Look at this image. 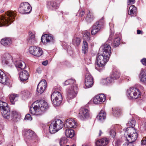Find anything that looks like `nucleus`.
<instances>
[{"mask_svg": "<svg viewBox=\"0 0 146 146\" xmlns=\"http://www.w3.org/2000/svg\"><path fill=\"white\" fill-rule=\"evenodd\" d=\"M49 107L47 103L44 100H38L34 102L31 105L30 112L35 115H41Z\"/></svg>", "mask_w": 146, "mask_h": 146, "instance_id": "f257e3e1", "label": "nucleus"}, {"mask_svg": "<svg viewBox=\"0 0 146 146\" xmlns=\"http://www.w3.org/2000/svg\"><path fill=\"white\" fill-rule=\"evenodd\" d=\"M134 123L135 121H132L127 123V125L130 127L127 128L126 134H125L127 141L130 143L135 141L137 138L136 130L133 127L135 126Z\"/></svg>", "mask_w": 146, "mask_h": 146, "instance_id": "f03ea898", "label": "nucleus"}, {"mask_svg": "<svg viewBox=\"0 0 146 146\" xmlns=\"http://www.w3.org/2000/svg\"><path fill=\"white\" fill-rule=\"evenodd\" d=\"M75 80L70 79L66 80L65 82V85L69 84L72 85L68 90L67 97L68 100L73 99L76 95L78 88L75 84Z\"/></svg>", "mask_w": 146, "mask_h": 146, "instance_id": "7ed1b4c3", "label": "nucleus"}, {"mask_svg": "<svg viewBox=\"0 0 146 146\" xmlns=\"http://www.w3.org/2000/svg\"><path fill=\"white\" fill-rule=\"evenodd\" d=\"M15 16L13 11H7L6 15L0 17V27L9 25L14 21Z\"/></svg>", "mask_w": 146, "mask_h": 146, "instance_id": "20e7f679", "label": "nucleus"}, {"mask_svg": "<svg viewBox=\"0 0 146 146\" xmlns=\"http://www.w3.org/2000/svg\"><path fill=\"white\" fill-rule=\"evenodd\" d=\"M63 124L62 121L58 119L54 120L50 125L49 131L51 134H54L63 128Z\"/></svg>", "mask_w": 146, "mask_h": 146, "instance_id": "39448f33", "label": "nucleus"}, {"mask_svg": "<svg viewBox=\"0 0 146 146\" xmlns=\"http://www.w3.org/2000/svg\"><path fill=\"white\" fill-rule=\"evenodd\" d=\"M51 98L53 104L55 106H59L62 102V95L60 92L57 91H55L52 93Z\"/></svg>", "mask_w": 146, "mask_h": 146, "instance_id": "423d86ee", "label": "nucleus"}, {"mask_svg": "<svg viewBox=\"0 0 146 146\" xmlns=\"http://www.w3.org/2000/svg\"><path fill=\"white\" fill-rule=\"evenodd\" d=\"M127 95L130 99H136L141 97V93L139 90L134 87H131L127 90Z\"/></svg>", "mask_w": 146, "mask_h": 146, "instance_id": "0eeeda50", "label": "nucleus"}, {"mask_svg": "<svg viewBox=\"0 0 146 146\" xmlns=\"http://www.w3.org/2000/svg\"><path fill=\"white\" fill-rule=\"evenodd\" d=\"M109 58L106 56H104L103 54L98 55L96 59L97 65L96 66V68L97 70L98 69L97 68V67L100 68V69L103 68L106 62L108 61Z\"/></svg>", "mask_w": 146, "mask_h": 146, "instance_id": "6e6552de", "label": "nucleus"}, {"mask_svg": "<svg viewBox=\"0 0 146 146\" xmlns=\"http://www.w3.org/2000/svg\"><path fill=\"white\" fill-rule=\"evenodd\" d=\"M29 52L30 54L35 56L39 57L42 54V49L39 47L31 46L29 48Z\"/></svg>", "mask_w": 146, "mask_h": 146, "instance_id": "1a4fd4ad", "label": "nucleus"}, {"mask_svg": "<svg viewBox=\"0 0 146 146\" xmlns=\"http://www.w3.org/2000/svg\"><path fill=\"white\" fill-rule=\"evenodd\" d=\"M32 8L28 3H21L19 9V12L22 13H28L31 11Z\"/></svg>", "mask_w": 146, "mask_h": 146, "instance_id": "9d476101", "label": "nucleus"}, {"mask_svg": "<svg viewBox=\"0 0 146 146\" xmlns=\"http://www.w3.org/2000/svg\"><path fill=\"white\" fill-rule=\"evenodd\" d=\"M104 21L103 18H102L99 21L96 23L92 27L91 31V34L92 35H95L98 33L102 27V26L103 25Z\"/></svg>", "mask_w": 146, "mask_h": 146, "instance_id": "9b49d317", "label": "nucleus"}, {"mask_svg": "<svg viewBox=\"0 0 146 146\" xmlns=\"http://www.w3.org/2000/svg\"><path fill=\"white\" fill-rule=\"evenodd\" d=\"M2 63L3 64H6L11 67L13 66L11 62H13L12 57L8 54H4L2 57Z\"/></svg>", "mask_w": 146, "mask_h": 146, "instance_id": "f8f14e48", "label": "nucleus"}, {"mask_svg": "<svg viewBox=\"0 0 146 146\" xmlns=\"http://www.w3.org/2000/svg\"><path fill=\"white\" fill-rule=\"evenodd\" d=\"M47 86V83L45 80H43L40 82L38 85L36 89L37 93L39 94L42 93Z\"/></svg>", "mask_w": 146, "mask_h": 146, "instance_id": "ddd939ff", "label": "nucleus"}, {"mask_svg": "<svg viewBox=\"0 0 146 146\" xmlns=\"http://www.w3.org/2000/svg\"><path fill=\"white\" fill-rule=\"evenodd\" d=\"M54 40V37L51 35L45 34L42 36L41 41L45 44L48 43H53Z\"/></svg>", "mask_w": 146, "mask_h": 146, "instance_id": "4468645a", "label": "nucleus"}, {"mask_svg": "<svg viewBox=\"0 0 146 146\" xmlns=\"http://www.w3.org/2000/svg\"><path fill=\"white\" fill-rule=\"evenodd\" d=\"M89 116V110L87 109L81 108L78 113V117L81 120H83L88 117Z\"/></svg>", "mask_w": 146, "mask_h": 146, "instance_id": "2eb2a0df", "label": "nucleus"}, {"mask_svg": "<svg viewBox=\"0 0 146 146\" xmlns=\"http://www.w3.org/2000/svg\"><path fill=\"white\" fill-rule=\"evenodd\" d=\"M77 126V123L74 119H68L66 121L64 126L66 128H75Z\"/></svg>", "mask_w": 146, "mask_h": 146, "instance_id": "dca6fc26", "label": "nucleus"}, {"mask_svg": "<svg viewBox=\"0 0 146 146\" xmlns=\"http://www.w3.org/2000/svg\"><path fill=\"white\" fill-rule=\"evenodd\" d=\"M106 100V97L103 94H100L96 96L94 98L93 102L95 104H98L104 102Z\"/></svg>", "mask_w": 146, "mask_h": 146, "instance_id": "f3484780", "label": "nucleus"}, {"mask_svg": "<svg viewBox=\"0 0 146 146\" xmlns=\"http://www.w3.org/2000/svg\"><path fill=\"white\" fill-rule=\"evenodd\" d=\"M14 64L18 71L24 69L26 67L25 63L21 60H18L14 61Z\"/></svg>", "mask_w": 146, "mask_h": 146, "instance_id": "a211bd4d", "label": "nucleus"}, {"mask_svg": "<svg viewBox=\"0 0 146 146\" xmlns=\"http://www.w3.org/2000/svg\"><path fill=\"white\" fill-rule=\"evenodd\" d=\"M93 79L91 75L89 74H87L86 76L85 84L88 88L91 87L93 85Z\"/></svg>", "mask_w": 146, "mask_h": 146, "instance_id": "6ab92c4d", "label": "nucleus"}, {"mask_svg": "<svg viewBox=\"0 0 146 146\" xmlns=\"http://www.w3.org/2000/svg\"><path fill=\"white\" fill-rule=\"evenodd\" d=\"M103 50V53L104 56H106L110 57L111 52V48L109 44H105L102 46Z\"/></svg>", "mask_w": 146, "mask_h": 146, "instance_id": "aec40b11", "label": "nucleus"}, {"mask_svg": "<svg viewBox=\"0 0 146 146\" xmlns=\"http://www.w3.org/2000/svg\"><path fill=\"white\" fill-rule=\"evenodd\" d=\"M1 113L3 116L5 118L9 119L10 117V110L9 107L1 110Z\"/></svg>", "mask_w": 146, "mask_h": 146, "instance_id": "412c9836", "label": "nucleus"}, {"mask_svg": "<svg viewBox=\"0 0 146 146\" xmlns=\"http://www.w3.org/2000/svg\"><path fill=\"white\" fill-rule=\"evenodd\" d=\"M29 76L28 72L26 70L22 71L20 74V80L22 82H24L27 80Z\"/></svg>", "mask_w": 146, "mask_h": 146, "instance_id": "4be33fe9", "label": "nucleus"}, {"mask_svg": "<svg viewBox=\"0 0 146 146\" xmlns=\"http://www.w3.org/2000/svg\"><path fill=\"white\" fill-rule=\"evenodd\" d=\"M23 134L25 138L29 139H33V137L35 136V134L34 132L30 129L27 130Z\"/></svg>", "mask_w": 146, "mask_h": 146, "instance_id": "5701e85b", "label": "nucleus"}, {"mask_svg": "<svg viewBox=\"0 0 146 146\" xmlns=\"http://www.w3.org/2000/svg\"><path fill=\"white\" fill-rule=\"evenodd\" d=\"M108 143V141L106 138H104L98 140L95 143L96 146H105Z\"/></svg>", "mask_w": 146, "mask_h": 146, "instance_id": "b1692460", "label": "nucleus"}, {"mask_svg": "<svg viewBox=\"0 0 146 146\" xmlns=\"http://www.w3.org/2000/svg\"><path fill=\"white\" fill-rule=\"evenodd\" d=\"M1 44L5 47L10 46L12 44V40L9 38H5L1 41Z\"/></svg>", "mask_w": 146, "mask_h": 146, "instance_id": "393cba45", "label": "nucleus"}, {"mask_svg": "<svg viewBox=\"0 0 146 146\" xmlns=\"http://www.w3.org/2000/svg\"><path fill=\"white\" fill-rule=\"evenodd\" d=\"M8 80V77L4 73L0 70V83L3 84H6Z\"/></svg>", "mask_w": 146, "mask_h": 146, "instance_id": "a878e982", "label": "nucleus"}, {"mask_svg": "<svg viewBox=\"0 0 146 146\" xmlns=\"http://www.w3.org/2000/svg\"><path fill=\"white\" fill-rule=\"evenodd\" d=\"M139 78L141 81L146 83V70L142 69L140 74Z\"/></svg>", "mask_w": 146, "mask_h": 146, "instance_id": "bb28decb", "label": "nucleus"}, {"mask_svg": "<svg viewBox=\"0 0 146 146\" xmlns=\"http://www.w3.org/2000/svg\"><path fill=\"white\" fill-rule=\"evenodd\" d=\"M20 114L16 111H13L11 113V117L12 119L15 121H17L20 118Z\"/></svg>", "mask_w": 146, "mask_h": 146, "instance_id": "cd10ccee", "label": "nucleus"}, {"mask_svg": "<svg viewBox=\"0 0 146 146\" xmlns=\"http://www.w3.org/2000/svg\"><path fill=\"white\" fill-rule=\"evenodd\" d=\"M106 113L105 111L101 110L96 117L97 119L100 121H103L106 118Z\"/></svg>", "mask_w": 146, "mask_h": 146, "instance_id": "c85d7f7f", "label": "nucleus"}, {"mask_svg": "<svg viewBox=\"0 0 146 146\" xmlns=\"http://www.w3.org/2000/svg\"><path fill=\"white\" fill-rule=\"evenodd\" d=\"M47 7L48 8L51 10H53L56 8L57 4L54 1H48L47 4Z\"/></svg>", "mask_w": 146, "mask_h": 146, "instance_id": "c756f323", "label": "nucleus"}, {"mask_svg": "<svg viewBox=\"0 0 146 146\" xmlns=\"http://www.w3.org/2000/svg\"><path fill=\"white\" fill-rule=\"evenodd\" d=\"M66 136L67 137L72 138L74 136L75 133L74 131L71 129H67L65 132Z\"/></svg>", "mask_w": 146, "mask_h": 146, "instance_id": "7c9ffc66", "label": "nucleus"}, {"mask_svg": "<svg viewBox=\"0 0 146 146\" xmlns=\"http://www.w3.org/2000/svg\"><path fill=\"white\" fill-rule=\"evenodd\" d=\"M136 7L134 5H131L129 7L128 14L132 16H134L136 15Z\"/></svg>", "mask_w": 146, "mask_h": 146, "instance_id": "2f4dec72", "label": "nucleus"}, {"mask_svg": "<svg viewBox=\"0 0 146 146\" xmlns=\"http://www.w3.org/2000/svg\"><path fill=\"white\" fill-rule=\"evenodd\" d=\"M19 95L17 94H12L10 96V100L11 103L13 104H15V102L18 99Z\"/></svg>", "mask_w": 146, "mask_h": 146, "instance_id": "473e14b6", "label": "nucleus"}, {"mask_svg": "<svg viewBox=\"0 0 146 146\" xmlns=\"http://www.w3.org/2000/svg\"><path fill=\"white\" fill-rule=\"evenodd\" d=\"M88 43L85 41H84L83 42L82 47V51L83 53L85 54L88 51Z\"/></svg>", "mask_w": 146, "mask_h": 146, "instance_id": "72a5a7b5", "label": "nucleus"}, {"mask_svg": "<svg viewBox=\"0 0 146 146\" xmlns=\"http://www.w3.org/2000/svg\"><path fill=\"white\" fill-rule=\"evenodd\" d=\"M9 107L7 103L2 100H0V108L1 110Z\"/></svg>", "mask_w": 146, "mask_h": 146, "instance_id": "f704fd0d", "label": "nucleus"}, {"mask_svg": "<svg viewBox=\"0 0 146 146\" xmlns=\"http://www.w3.org/2000/svg\"><path fill=\"white\" fill-rule=\"evenodd\" d=\"M29 42L31 43L35 41V35L31 32L29 33Z\"/></svg>", "mask_w": 146, "mask_h": 146, "instance_id": "c9c22d12", "label": "nucleus"}, {"mask_svg": "<svg viewBox=\"0 0 146 146\" xmlns=\"http://www.w3.org/2000/svg\"><path fill=\"white\" fill-rule=\"evenodd\" d=\"M120 43V39L119 37H117L115 38L113 41V46L115 47L118 46Z\"/></svg>", "mask_w": 146, "mask_h": 146, "instance_id": "e433bc0d", "label": "nucleus"}, {"mask_svg": "<svg viewBox=\"0 0 146 146\" xmlns=\"http://www.w3.org/2000/svg\"><path fill=\"white\" fill-rule=\"evenodd\" d=\"M90 34L89 32H84L83 35V37L84 40H88L90 38Z\"/></svg>", "mask_w": 146, "mask_h": 146, "instance_id": "4c0bfd02", "label": "nucleus"}, {"mask_svg": "<svg viewBox=\"0 0 146 146\" xmlns=\"http://www.w3.org/2000/svg\"><path fill=\"white\" fill-rule=\"evenodd\" d=\"M86 19L88 22H90L93 20V17H92L91 13H90L89 11L88 12L87 17Z\"/></svg>", "mask_w": 146, "mask_h": 146, "instance_id": "58836bf2", "label": "nucleus"}, {"mask_svg": "<svg viewBox=\"0 0 146 146\" xmlns=\"http://www.w3.org/2000/svg\"><path fill=\"white\" fill-rule=\"evenodd\" d=\"M67 142V140L65 138H61L60 140V146H65Z\"/></svg>", "mask_w": 146, "mask_h": 146, "instance_id": "ea45409f", "label": "nucleus"}, {"mask_svg": "<svg viewBox=\"0 0 146 146\" xmlns=\"http://www.w3.org/2000/svg\"><path fill=\"white\" fill-rule=\"evenodd\" d=\"M80 42V38L76 37L74 38L72 40L73 44L76 45H78Z\"/></svg>", "mask_w": 146, "mask_h": 146, "instance_id": "a19ab883", "label": "nucleus"}, {"mask_svg": "<svg viewBox=\"0 0 146 146\" xmlns=\"http://www.w3.org/2000/svg\"><path fill=\"white\" fill-rule=\"evenodd\" d=\"M22 94L26 97H29L31 96V93L30 91L26 90L22 92Z\"/></svg>", "mask_w": 146, "mask_h": 146, "instance_id": "79ce46f5", "label": "nucleus"}, {"mask_svg": "<svg viewBox=\"0 0 146 146\" xmlns=\"http://www.w3.org/2000/svg\"><path fill=\"white\" fill-rule=\"evenodd\" d=\"M120 76L119 73L117 72H115L112 74V77L115 79H117Z\"/></svg>", "mask_w": 146, "mask_h": 146, "instance_id": "37998d69", "label": "nucleus"}, {"mask_svg": "<svg viewBox=\"0 0 146 146\" xmlns=\"http://www.w3.org/2000/svg\"><path fill=\"white\" fill-rule=\"evenodd\" d=\"M109 133L110 135L112 136V137H115L116 133L115 131L114 128H113L111 129L110 130Z\"/></svg>", "mask_w": 146, "mask_h": 146, "instance_id": "c03bdc74", "label": "nucleus"}, {"mask_svg": "<svg viewBox=\"0 0 146 146\" xmlns=\"http://www.w3.org/2000/svg\"><path fill=\"white\" fill-rule=\"evenodd\" d=\"M25 119V120H31L32 119V118L31 117V115L30 114H27L26 115Z\"/></svg>", "mask_w": 146, "mask_h": 146, "instance_id": "a18cd8bd", "label": "nucleus"}, {"mask_svg": "<svg viewBox=\"0 0 146 146\" xmlns=\"http://www.w3.org/2000/svg\"><path fill=\"white\" fill-rule=\"evenodd\" d=\"M120 111L119 110L117 109L115 110L113 112V114L114 115L116 116V115H118L120 113Z\"/></svg>", "mask_w": 146, "mask_h": 146, "instance_id": "49530a36", "label": "nucleus"}, {"mask_svg": "<svg viewBox=\"0 0 146 146\" xmlns=\"http://www.w3.org/2000/svg\"><path fill=\"white\" fill-rule=\"evenodd\" d=\"M142 145H145L146 144V137L143 138L141 141Z\"/></svg>", "mask_w": 146, "mask_h": 146, "instance_id": "de8ad7c7", "label": "nucleus"}, {"mask_svg": "<svg viewBox=\"0 0 146 146\" xmlns=\"http://www.w3.org/2000/svg\"><path fill=\"white\" fill-rule=\"evenodd\" d=\"M141 62L144 65L146 66V58H143L141 60Z\"/></svg>", "mask_w": 146, "mask_h": 146, "instance_id": "09e8293b", "label": "nucleus"}, {"mask_svg": "<svg viewBox=\"0 0 146 146\" xmlns=\"http://www.w3.org/2000/svg\"><path fill=\"white\" fill-rule=\"evenodd\" d=\"M128 0V4L129 5H130V4H133L134 3V2L135 0Z\"/></svg>", "mask_w": 146, "mask_h": 146, "instance_id": "8fccbe9b", "label": "nucleus"}, {"mask_svg": "<svg viewBox=\"0 0 146 146\" xmlns=\"http://www.w3.org/2000/svg\"><path fill=\"white\" fill-rule=\"evenodd\" d=\"M137 34L138 35L141 34H143V32L142 31L140 30H137Z\"/></svg>", "mask_w": 146, "mask_h": 146, "instance_id": "3c124183", "label": "nucleus"}, {"mask_svg": "<svg viewBox=\"0 0 146 146\" xmlns=\"http://www.w3.org/2000/svg\"><path fill=\"white\" fill-rule=\"evenodd\" d=\"M120 142L119 140H117V141H115V145L119 146L120 145Z\"/></svg>", "mask_w": 146, "mask_h": 146, "instance_id": "603ef678", "label": "nucleus"}, {"mask_svg": "<svg viewBox=\"0 0 146 146\" xmlns=\"http://www.w3.org/2000/svg\"><path fill=\"white\" fill-rule=\"evenodd\" d=\"M36 72L38 74L40 73L41 72V68H38L36 70Z\"/></svg>", "mask_w": 146, "mask_h": 146, "instance_id": "864d4df0", "label": "nucleus"}, {"mask_svg": "<svg viewBox=\"0 0 146 146\" xmlns=\"http://www.w3.org/2000/svg\"><path fill=\"white\" fill-rule=\"evenodd\" d=\"M42 64L44 66H46L48 64V61L47 60H45L43 61L42 62Z\"/></svg>", "mask_w": 146, "mask_h": 146, "instance_id": "5fc2aeb1", "label": "nucleus"}, {"mask_svg": "<svg viewBox=\"0 0 146 146\" xmlns=\"http://www.w3.org/2000/svg\"><path fill=\"white\" fill-rule=\"evenodd\" d=\"M129 143L128 142V143H125L123 144V146H130V145H131V144Z\"/></svg>", "mask_w": 146, "mask_h": 146, "instance_id": "6e6d98bb", "label": "nucleus"}, {"mask_svg": "<svg viewBox=\"0 0 146 146\" xmlns=\"http://www.w3.org/2000/svg\"><path fill=\"white\" fill-rule=\"evenodd\" d=\"M84 14V12L83 11H81L80 13V15L81 17H82Z\"/></svg>", "mask_w": 146, "mask_h": 146, "instance_id": "4d7b16f0", "label": "nucleus"}, {"mask_svg": "<svg viewBox=\"0 0 146 146\" xmlns=\"http://www.w3.org/2000/svg\"><path fill=\"white\" fill-rule=\"evenodd\" d=\"M111 79V78H107L106 79V80L107 81H108V80H109V81H110V82H112V81L111 80H110Z\"/></svg>", "mask_w": 146, "mask_h": 146, "instance_id": "13d9d810", "label": "nucleus"}, {"mask_svg": "<svg viewBox=\"0 0 146 146\" xmlns=\"http://www.w3.org/2000/svg\"><path fill=\"white\" fill-rule=\"evenodd\" d=\"M102 133V131L101 130H100V132H99V136H100L101 135V133Z\"/></svg>", "mask_w": 146, "mask_h": 146, "instance_id": "bf43d9fd", "label": "nucleus"}, {"mask_svg": "<svg viewBox=\"0 0 146 146\" xmlns=\"http://www.w3.org/2000/svg\"><path fill=\"white\" fill-rule=\"evenodd\" d=\"M144 125H145V129H146V122L145 123H144Z\"/></svg>", "mask_w": 146, "mask_h": 146, "instance_id": "052dcab7", "label": "nucleus"}, {"mask_svg": "<svg viewBox=\"0 0 146 146\" xmlns=\"http://www.w3.org/2000/svg\"><path fill=\"white\" fill-rule=\"evenodd\" d=\"M82 146H89L88 145H83Z\"/></svg>", "mask_w": 146, "mask_h": 146, "instance_id": "680f3d73", "label": "nucleus"}, {"mask_svg": "<svg viewBox=\"0 0 146 146\" xmlns=\"http://www.w3.org/2000/svg\"><path fill=\"white\" fill-rule=\"evenodd\" d=\"M98 70L99 71H101V70L100 69V68L98 69Z\"/></svg>", "mask_w": 146, "mask_h": 146, "instance_id": "e2e57ef3", "label": "nucleus"}, {"mask_svg": "<svg viewBox=\"0 0 146 146\" xmlns=\"http://www.w3.org/2000/svg\"><path fill=\"white\" fill-rule=\"evenodd\" d=\"M1 13H3V12H4V11H3L2 10V11H1Z\"/></svg>", "mask_w": 146, "mask_h": 146, "instance_id": "0e129e2a", "label": "nucleus"}, {"mask_svg": "<svg viewBox=\"0 0 146 146\" xmlns=\"http://www.w3.org/2000/svg\"><path fill=\"white\" fill-rule=\"evenodd\" d=\"M72 146H76L75 145H73Z\"/></svg>", "mask_w": 146, "mask_h": 146, "instance_id": "69168bd1", "label": "nucleus"}, {"mask_svg": "<svg viewBox=\"0 0 146 146\" xmlns=\"http://www.w3.org/2000/svg\"><path fill=\"white\" fill-rule=\"evenodd\" d=\"M2 143V142H0V145Z\"/></svg>", "mask_w": 146, "mask_h": 146, "instance_id": "338daca9", "label": "nucleus"}]
</instances>
